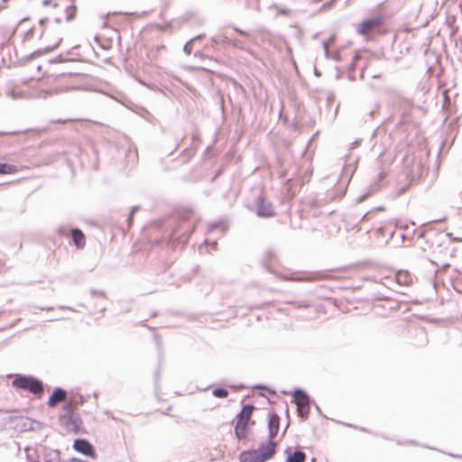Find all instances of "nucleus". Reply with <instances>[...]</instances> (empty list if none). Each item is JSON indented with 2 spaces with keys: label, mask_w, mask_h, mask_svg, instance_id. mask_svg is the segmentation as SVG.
<instances>
[{
  "label": "nucleus",
  "mask_w": 462,
  "mask_h": 462,
  "mask_svg": "<svg viewBox=\"0 0 462 462\" xmlns=\"http://www.w3.org/2000/svg\"><path fill=\"white\" fill-rule=\"evenodd\" d=\"M194 228V224L187 217H175L171 224L168 245L174 250L183 247L188 244Z\"/></svg>",
  "instance_id": "nucleus-1"
},
{
  "label": "nucleus",
  "mask_w": 462,
  "mask_h": 462,
  "mask_svg": "<svg viewBox=\"0 0 462 462\" xmlns=\"http://www.w3.org/2000/svg\"><path fill=\"white\" fill-rule=\"evenodd\" d=\"M6 378H13L12 387L17 392H28L36 399H41L44 393V383L32 374H8Z\"/></svg>",
  "instance_id": "nucleus-2"
},
{
  "label": "nucleus",
  "mask_w": 462,
  "mask_h": 462,
  "mask_svg": "<svg viewBox=\"0 0 462 462\" xmlns=\"http://www.w3.org/2000/svg\"><path fill=\"white\" fill-rule=\"evenodd\" d=\"M256 387L260 388L261 392H259L258 394L254 393L252 396L246 394L241 395L238 400L239 404L245 405L254 404V402H262L261 401H259V398H264V402H266L267 404H274V402H272L270 398L277 397L278 399H280V397L277 395L276 392L273 389L263 384H258L256 385ZM229 402H237V399H230Z\"/></svg>",
  "instance_id": "nucleus-3"
},
{
  "label": "nucleus",
  "mask_w": 462,
  "mask_h": 462,
  "mask_svg": "<svg viewBox=\"0 0 462 462\" xmlns=\"http://www.w3.org/2000/svg\"><path fill=\"white\" fill-rule=\"evenodd\" d=\"M385 19L382 15H374L364 19L357 26L356 32L362 36L369 34L381 33V28L383 25Z\"/></svg>",
  "instance_id": "nucleus-4"
},
{
  "label": "nucleus",
  "mask_w": 462,
  "mask_h": 462,
  "mask_svg": "<svg viewBox=\"0 0 462 462\" xmlns=\"http://www.w3.org/2000/svg\"><path fill=\"white\" fill-rule=\"evenodd\" d=\"M254 406H244L236 417L235 434L238 439H244L249 432V421L253 413Z\"/></svg>",
  "instance_id": "nucleus-5"
},
{
  "label": "nucleus",
  "mask_w": 462,
  "mask_h": 462,
  "mask_svg": "<svg viewBox=\"0 0 462 462\" xmlns=\"http://www.w3.org/2000/svg\"><path fill=\"white\" fill-rule=\"evenodd\" d=\"M383 157H384L383 152H381L376 159L377 166L380 169V172L377 174V180L369 187L367 191H365L364 194H362L361 196H359L356 199L357 203H361V202L365 201L373 193H374L376 190H378L380 188V182L386 178L385 170L388 167L389 163H386Z\"/></svg>",
  "instance_id": "nucleus-6"
},
{
  "label": "nucleus",
  "mask_w": 462,
  "mask_h": 462,
  "mask_svg": "<svg viewBox=\"0 0 462 462\" xmlns=\"http://www.w3.org/2000/svg\"><path fill=\"white\" fill-rule=\"evenodd\" d=\"M281 393L291 397V404H316V401L300 387H294L291 390H282Z\"/></svg>",
  "instance_id": "nucleus-7"
},
{
  "label": "nucleus",
  "mask_w": 462,
  "mask_h": 462,
  "mask_svg": "<svg viewBox=\"0 0 462 462\" xmlns=\"http://www.w3.org/2000/svg\"><path fill=\"white\" fill-rule=\"evenodd\" d=\"M277 261V255L273 249H269L264 254L263 259H262V265L263 267L270 273L273 274L276 278H279L282 281H294L295 278L288 277L287 275L283 274L281 272L274 271L272 268L273 263ZM300 279H296V281H299Z\"/></svg>",
  "instance_id": "nucleus-8"
},
{
  "label": "nucleus",
  "mask_w": 462,
  "mask_h": 462,
  "mask_svg": "<svg viewBox=\"0 0 462 462\" xmlns=\"http://www.w3.org/2000/svg\"><path fill=\"white\" fill-rule=\"evenodd\" d=\"M255 206V215L260 218H271L276 215L272 202L267 201L263 195L256 198Z\"/></svg>",
  "instance_id": "nucleus-9"
},
{
  "label": "nucleus",
  "mask_w": 462,
  "mask_h": 462,
  "mask_svg": "<svg viewBox=\"0 0 462 462\" xmlns=\"http://www.w3.org/2000/svg\"><path fill=\"white\" fill-rule=\"evenodd\" d=\"M68 398L69 392L60 386H56L50 394L46 404H59L60 402L64 403L65 402H68Z\"/></svg>",
  "instance_id": "nucleus-10"
},
{
  "label": "nucleus",
  "mask_w": 462,
  "mask_h": 462,
  "mask_svg": "<svg viewBox=\"0 0 462 462\" xmlns=\"http://www.w3.org/2000/svg\"><path fill=\"white\" fill-rule=\"evenodd\" d=\"M276 446V442L273 439H269L266 443L261 444L256 451L264 462L273 457L275 452Z\"/></svg>",
  "instance_id": "nucleus-11"
},
{
  "label": "nucleus",
  "mask_w": 462,
  "mask_h": 462,
  "mask_svg": "<svg viewBox=\"0 0 462 462\" xmlns=\"http://www.w3.org/2000/svg\"><path fill=\"white\" fill-rule=\"evenodd\" d=\"M211 45L217 44L221 45L223 48H226L227 46L239 47L240 42L236 40L228 37L226 34H217L210 38Z\"/></svg>",
  "instance_id": "nucleus-12"
},
{
  "label": "nucleus",
  "mask_w": 462,
  "mask_h": 462,
  "mask_svg": "<svg viewBox=\"0 0 462 462\" xmlns=\"http://www.w3.org/2000/svg\"><path fill=\"white\" fill-rule=\"evenodd\" d=\"M73 448L79 453H82L90 457H95V450L93 446L86 439H76L73 443Z\"/></svg>",
  "instance_id": "nucleus-13"
},
{
  "label": "nucleus",
  "mask_w": 462,
  "mask_h": 462,
  "mask_svg": "<svg viewBox=\"0 0 462 462\" xmlns=\"http://www.w3.org/2000/svg\"><path fill=\"white\" fill-rule=\"evenodd\" d=\"M61 42H62V36H61L60 33H58L54 37V42H53L52 44H50V45L46 46L43 49H39V50L33 51L32 53L30 54L28 59H32V58H35V57H39L42 54L52 51L53 50L57 49L60 45Z\"/></svg>",
  "instance_id": "nucleus-14"
},
{
  "label": "nucleus",
  "mask_w": 462,
  "mask_h": 462,
  "mask_svg": "<svg viewBox=\"0 0 462 462\" xmlns=\"http://www.w3.org/2000/svg\"><path fill=\"white\" fill-rule=\"evenodd\" d=\"M369 280L383 284L384 287L389 289L392 291L398 292V291L394 288L395 285H398L395 277H390L385 276L383 278H380V281H378L377 277L374 276L372 278H369ZM401 294H405V292L399 291Z\"/></svg>",
  "instance_id": "nucleus-15"
},
{
  "label": "nucleus",
  "mask_w": 462,
  "mask_h": 462,
  "mask_svg": "<svg viewBox=\"0 0 462 462\" xmlns=\"http://www.w3.org/2000/svg\"><path fill=\"white\" fill-rule=\"evenodd\" d=\"M73 243L78 249H82L86 245V237L84 233L78 227L70 229Z\"/></svg>",
  "instance_id": "nucleus-16"
},
{
  "label": "nucleus",
  "mask_w": 462,
  "mask_h": 462,
  "mask_svg": "<svg viewBox=\"0 0 462 462\" xmlns=\"http://www.w3.org/2000/svg\"><path fill=\"white\" fill-rule=\"evenodd\" d=\"M89 402L88 399H84L83 393L79 390H71L69 393V401L63 404H84Z\"/></svg>",
  "instance_id": "nucleus-17"
},
{
  "label": "nucleus",
  "mask_w": 462,
  "mask_h": 462,
  "mask_svg": "<svg viewBox=\"0 0 462 462\" xmlns=\"http://www.w3.org/2000/svg\"><path fill=\"white\" fill-rule=\"evenodd\" d=\"M240 462H263L256 451V449H251L243 451L239 456Z\"/></svg>",
  "instance_id": "nucleus-18"
},
{
  "label": "nucleus",
  "mask_w": 462,
  "mask_h": 462,
  "mask_svg": "<svg viewBox=\"0 0 462 462\" xmlns=\"http://www.w3.org/2000/svg\"><path fill=\"white\" fill-rule=\"evenodd\" d=\"M268 428H269V439H273L276 437V435L279 431V428H280V418L277 414H273L270 417Z\"/></svg>",
  "instance_id": "nucleus-19"
},
{
  "label": "nucleus",
  "mask_w": 462,
  "mask_h": 462,
  "mask_svg": "<svg viewBox=\"0 0 462 462\" xmlns=\"http://www.w3.org/2000/svg\"><path fill=\"white\" fill-rule=\"evenodd\" d=\"M79 47V45H76V46L72 47V49L70 51H69L65 55L64 54H60L57 57H55L53 59H51L49 60V63L54 64V63H65V62H74V61H76L77 60L76 59H74V58H68V55L72 54V51L75 50V49H78Z\"/></svg>",
  "instance_id": "nucleus-20"
},
{
  "label": "nucleus",
  "mask_w": 462,
  "mask_h": 462,
  "mask_svg": "<svg viewBox=\"0 0 462 462\" xmlns=\"http://www.w3.org/2000/svg\"><path fill=\"white\" fill-rule=\"evenodd\" d=\"M71 88L66 86V87H53V88H51L50 89L48 90H43L40 93L39 97H42V98H47L51 96H53V95H58V94H60V93H63V92H66L68 90H69Z\"/></svg>",
  "instance_id": "nucleus-21"
},
{
  "label": "nucleus",
  "mask_w": 462,
  "mask_h": 462,
  "mask_svg": "<svg viewBox=\"0 0 462 462\" xmlns=\"http://www.w3.org/2000/svg\"><path fill=\"white\" fill-rule=\"evenodd\" d=\"M395 279L398 283V285L401 286H408L411 283V277L410 273L406 271H399L395 273Z\"/></svg>",
  "instance_id": "nucleus-22"
},
{
  "label": "nucleus",
  "mask_w": 462,
  "mask_h": 462,
  "mask_svg": "<svg viewBox=\"0 0 462 462\" xmlns=\"http://www.w3.org/2000/svg\"><path fill=\"white\" fill-rule=\"evenodd\" d=\"M446 24L449 28L451 35H455L458 32L459 27L457 25V18L455 15H447Z\"/></svg>",
  "instance_id": "nucleus-23"
},
{
  "label": "nucleus",
  "mask_w": 462,
  "mask_h": 462,
  "mask_svg": "<svg viewBox=\"0 0 462 462\" xmlns=\"http://www.w3.org/2000/svg\"><path fill=\"white\" fill-rule=\"evenodd\" d=\"M17 172V167L7 162H0V175L14 174Z\"/></svg>",
  "instance_id": "nucleus-24"
},
{
  "label": "nucleus",
  "mask_w": 462,
  "mask_h": 462,
  "mask_svg": "<svg viewBox=\"0 0 462 462\" xmlns=\"http://www.w3.org/2000/svg\"><path fill=\"white\" fill-rule=\"evenodd\" d=\"M197 146L191 145L190 147L185 148L181 154L185 157V162H189L196 153Z\"/></svg>",
  "instance_id": "nucleus-25"
},
{
  "label": "nucleus",
  "mask_w": 462,
  "mask_h": 462,
  "mask_svg": "<svg viewBox=\"0 0 462 462\" xmlns=\"http://www.w3.org/2000/svg\"><path fill=\"white\" fill-rule=\"evenodd\" d=\"M269 8L276 9L278 11V14L283 16H290L291 13V11L289 8L278 4H273L269 6Z\"/></svg>",
  "instance_id": "nucleus-26"
},
{
  "label": "nucleus",
  "mask_w": 462,
  "mask_h": 462,
  "mask_svg": "<svg viewBox=\"0 0 462 462\" xmlns=\"http://www.w3.org/2000/svg\"><path fill=\"white\" fill-rule=\"evenodd\" d=\"M65 13H66V20L69 22L72 21L76 17V14H77L76 5H68L65 8Z\"/></svg>",
  "instance_id": "nucleus-27"
},
{
  "label": "nucleus",
  "mask_w": 462,
  "mask_h": 462,
  "mask_svg": "<svg viewBox=\"0 0 462 462\" xmlns=\"http://www.w3.org/2000/svg\"><path fill=\"white\" fill-rule=\"evenodd\" d=\"M155 340H156V345H157V347H158V352H159V366L155 372V380H158L159 378V374H160V369H161V364H162V349H161V343H160V337L159 336H155Z\"/></svg>",
  "instance_id": "nucleus-28"
},
{
  "label": "nucleus",
  "mask_w": 462,
  "mask_h": 462,
  "mask_svg": "<svg viewBox=\"0 0 462 462\" xmlns=\"http://www.w3.org/2000/svg\"><path fill=\"white\" fill-rule=\"evenodd\" d=\"M371 211H367L366 213L363 214V215H359V214H351V215H348L346 217H348L352 222H357L360 223L362 221H365L367 219V217L368 215L370 214Z\"/></svg>",
  "instance_id": "nucleus-29"
},
{
  "label": "nucleus",
  "mask_w": 462,
  "mask_h": 462,
  "mask_svg": "<svg viewBox=\"0 0 462 462\" xmlns=\"http://www.w3.org/2000/svg\"><path fill=\"white\" fill-rule=\"evenodd\" d=\"M212 395L217 398H226L228 396V391L223 387H216L212 391Z\"/></svg>",
  "instance_id": "nucleus-30"
},
{
  "label": "nucleus",
  "mask_w": 462,
  "mask_h": 462,
  "mask_svg": "<svg viewBox=\"0 0 462 462\" xmlns=\"http://www.w3.org/2000/svg\"><path fill=\"white\" fill-rule=\"evenodd\" d=\"M306 456L301 451H296L290 458L289 462H304Z\"/></svg>",
  "instance_id": "nucleus-31"
},
{
  "label": "nucleus",
  "mask_w": 462,
  "mask_h": 462,
  "mask_svg": "<svg viewBox=\"0 0 462 462\" xmlns=\"http://www.w3.org/2000/svg\"><path fill=\"white\" fill-rule=\"evenodd\" d=\"M361 56L358 52H356L353 58H352V62L348 65L347 67V70L348 72L351 74V73H354L356 71V62L360 60Z\"/></svg>",
  "instance_id": "nucleus-32"
},
{
  "label": "nucleus",
  "mask_w": 462,
  "mask_h": 462,
  "mask_svg": "<svg viewBox=\"0 0 462 462\" xmlns=\"http://www.w3.org/2000/svg\"><path fill=\"white\" fill-rule=\"evenodd\" d=\"M50 21L49 17H43L39 20V25L42 28V33L40 35V39H42L44 35L48 36L49 33L47 32V28L45 27L46 23Z\"/></svg>",
  "instance_id": "nucleus-33"
},
{
  "label": "nucleus",
  "mask_w": 462,
  "mask_h": 462,
  "mask_svg": "<svg viewBox=\"0 0 462 462\" xmlns=\"http://www.w3.org/2000/svg\"><path fill=\"white\" fill-rule=\"evenodd\" d=\"M224 222L222 220L214 221L208 224V232L212 233L218 227L222 226Z\"/></svg>",
  "instance_id": "nucleus-34"
},
{
  "label": "nucleus",
  "mask_w": 462,
  "mask_h": 462,
  "mask_svg": "<svg viewBox=\"0 0 462 462\" xmlns=\"http://www.w3.org/2000/svg\"><path fill=\"white\" fill-rule=\"evenodd\" d=\"M193 45V40H189L183 46V52L187 55H189L192 51Z\"/></svg>",
  "instance_id": "nucleus-35"
},
{
  "label": "nucleus",
  "mask_w": 462,
  "mask_h": 462,
  "mask_svg": "<svg viewBox=\"0 0 462 462\" xmlns=\"http://www.w3.org/2000/svg\"><path fill=\"white\" fill-rule=\"evenodd\" d=\"M310 406H297V411L302 418H305L310 412Z\"/></svg>",
  "instance_id": "nucleus-36"
},
{
  "label": "nucleus",
  "mask_w": 462,
  "mask_h": 462,
  "mask_svg": "<svg viewBox=\"0 0 462 462\" xmlns=\"http://www.w3.org/2000/svg\"><path fill=\"white\" fill-rule=\"evenodd\" d=\"M335 98H336V97H335L334 93L330 92L328 94V96L326 97V106H327L328 110H329L330 106L334 103Z\"/></svg>",
  "instance_id": "nucleus-37"
},
{
  "label": "nucleus",
  "mask_w": 462,
  "mask_h": 462,
  "mask_svg": "<svg viewBox=\"0 0 462 462\" xmlns=\"http://www.w3.org/2000/svg\"><path fill=\"white\" fill-rule=\"evenodd\" d=\"M90 294H91V296H93V297H102V298H106V291H101V290L91 289V290H90Z\"/></svg>",
  "instance_id": "nucleus-38"
},
{
  "label": "nucleus",
  "mask_w": 462,
  "mask_h": 462,
  "mask_svg": "<svg viewBox=\"0 0 462 462\" xmlns=\"http://www.w3.org/2000/svg\"><path fill=\"white\" fill-rule=\"evenodd\" d=\"M374 297H375L376 300H391L392 299L391 295L384 294V293H382L380 291L374 293Z\"/></svg>",
  "instance_id": "nucleus-39"
},
{
  "label": "nucleus",
  "mask_w": 462,
  "mask_h": 462,
  "mask_svg": "<svg viewBox=\"0 0 462 462\" xmlns=\"http://www.w3.org/2000/svg\"><path fill=\"white\" fill-rule=\"evenodd\" d=\"M345 222H346V230H350L351 229V230H356V232H360L361 231V227L358 226V224L351 226L347 219H346Z\"/></svg>",
  "instance_id": "nucleus-40"
},
{
  "label": "nucleus",
  "mask_w": 462,
  "mask_h": 462,
  "mask_svg": "<svg viewBox=\"0 0 462 462\" xmlns=\"http://www.w3.org/2000/svg\"><path fill=\"white\" fill-rule=\"evenodd\" d=\"M217 44H213V46L211 45V42L209 41L208 43H206L204 46H203V50L204 51H212V52H216L217 51Z\"/></svg>",
  "instance_id": "nucleus-41"
},
{
  "label": "nucleus",
  "mask_w": 462,
  "mask_h": 462,
  "mask_svg": "<svg viewBox=\"0 0 462 462\" xmlns=\"http://www.w3.org/2000/svg\"><path fill=\"white\" fill-rule=\"evenodd\" d=\"M140 209V207L139 206H134L132 208H131V211L127 217V221L129 222V224L133 221V218H134V215L136 211H138Z\"/></svg>",
  "instance_id": "nucleus-42"
},
{
  "label": "nucleus",
  "mask_w": 462,
  "mask_h": 462,
  "mask_svg": "<svg viewBox=\"0 0 462 462\" xmlns=\"http://www.w3.org/2000/svg\"><path fill=\"white\" fill-rule=\"evenodd\" d=\"M79 75V72H73V71H66L63 70L60 73H59L56 78L64 77V76H77Z\"/></svg>",
  "instance_id": "nucleus-43"
},
{
  "label": "nucleus",
  "mask_w": 462,
  "mask_h": 462,
  "mask_svg": "<svg viewBox=\"0 0 462 462\" xmlns=\"http://www.w3.org/2000/svg\"><path fill=\"white\" fill-rule=\"evenodd\" d=\"M84 399H88L89 402H91V399H94V402H96L97 400V393L94 392L92 394L90 393H83Z\"/></svg>",
  "instance_id": "nucleus-44"
},
{
  "label": "nucleus",
  "mask_w": 462,
  "mask_h": 462,
  "mask_svg": "<svg viewBox=\"0 0 462 462\" xmlns=\"http://www.w3.org/2000/svg\"><path fill=\"white\" fill-rule=\"evenodd\" d=\"M413 234L417 236L418 239H421V238L425 237L426 231L424 229H420V230L414 229Z\"/></svg>",
  "instance_id": "nucleus-45"
},
{
  "label": "nucleus",
  "mask_w": 462,
  "mask_h": 462,
  "mask_svg": "<svg viewBox=\"0 0 462 462\" xmlns=\"http://www.w3.org/2000/svg\"><path fill=\"white\" fill-rule=\"evenodd\" d=\"M328 272L329 271L319 272L315 274L314 279H326L328 277Z\"/></svg>",
  "instance_id": "nucleus-46"
},
{
  "label": "nucleus",
  "mask_w": 462,
  "mask_h": 462,
  "mask_svg": "<svg viewBox=\"0 0 462 462\" xmlns=\"http://www.w3.org/2000/svg\"><path fill=\"white\" fill-rule=\"evenodd\" d=\"M194 57L200 58V59H208L210 61H216V60L212 58H208L207 55H204L200 51H197L194 53Z\"/></svg>",
  "instance_id": "nucleus-47"
},
{
  "label": "nucleus",
  "mask_w": 462,
  "mask_h": 462,
  "mask_svg": "<svg viewBox=\"0 0 462 462\" xmlns=\"http://www.w3.org/2000/svg\"><path fill=\"white\" fill-rule=\"evenodd\" d=\"M233 30L237 32L241 36H248V32L245 30H242L235 25L232 26Z\"/></svg>",
  "instance_id": "nucleus-48"
},
{
  "label": "nucleus",
  "mask_w": 462,
  "mask_h": 462,
  "mask_svg": "<svg viewBox=\"0 0 462 462\" xmlns=\"http://www.w3.org/2000/svg\"><path fill=\"white\" fill-rule=\"evenodd\" d=\"M289 303L295 305L297 308H308L309 307V304L304 301H294V302L290 301Z\"/></svg>",
  "instance_id": "nucleus-49"
},
{
  "label": "nucleus",
  "mask_w": 462,
  "mask_h": 462,
  "mask_svg": "<svg viewBox=\"0 0 462 462\" xmlns=\"http://www.w3.org/2000/svg\"><path fill=\"white\" fill-rule=\"evenodd\" d=\"M419 335L423 338V341H422V343H421V346L426 345V344H427V342H428V339H427V337H426V332H425V330H424V329H420V331H419Z\"/></svg>",
  "instance_id": "nucleus-50"
},
{
  "label": "nucleus",
  "mask_w": 462,
  "mask_h": 462,
  "mask_svg": "<svg viewBox=\"0 0 462 462\" xmlns=\"http://www.w3.org/2000/svg\"><path fill=\"white\" fill-rule=\"evenodd\" d=\"M446 236L449 237L450 241H453V242H462V237L453 236V235L451 233H447Z\"/></svg>",
  "instance_id": "nucleus-51"
},
{
  "label": "nucleus",
  "mask_w": 462,
  "mask_h": 462,
  "mask_svg": "<svg viewBox=\"0 0 462 462\" xmlns=\"http://www.w3.org/2000/svg\"><path fill=\"white\" fill-rule=\"evenodd\" d=\"M322 46L324 49L325 56L328 58L330 56V51H328V46L327 42H322Z\"/></svg>",
  "instance_id": "nucleus-52"
},
{
  "label": "nucleus",
  "mask_w": 462,
  "mask_h": 462,
  "mask_svg": "<svg viewBox=\"0 0 462 462\" xmlns=\"http://www.w3.org/2000/svg\"><path fill=\"white\" fill-rule=\"evenodd\" d=\"M7 96L11 97L14 99L18 98L20 97V95L16 93L14 90H8Z\"/></svg>",
  "instance_id": "nucleus-53"
},
{
  "label": "nucleus",
  "mask_w": 462,
  "mask_h": 462,
  "mask_svg": "<svg viewBox=\"0 0 462 462\" xmlns=\"http://www.w3.org/2000/svg\"><path fill=\"white\" fill-rule=\"evenodd\" d=\"M332 59L337 60V61H339L341 60V54H340V51H336L333 54H332Z\"/></svg>",
  "instance_id": "nucleus-54"
},
{
  "label": "nucleus",
  "mask_w": 462,
  "mask_h": 462,
  "mask_svg": "<svg viewBox=\"0 0 462 462\" xmlns=\"http://www.w3.org/2000/svg\"><path fill=\"white\" fill-rule=\"evenodd\" d=\"M205 37H206V34L201 33V34H199V35L191 38L190 40H193V42L195 43L198 41H201V40L205 39Z\"/></svg>",
  "instance_id": "nucleus-55"
},
{
  "label": "nucleus",
  "mask_w": 462,
  "mask_h": 462,
  "mask_svg": "<svg viewBox=\"0 0 462 462\" xmlns=\"http://www.w3.org/2000/svg\"><path fill=\"white\" fill-rule=\"evenodd\" d=\"M337 0H329L323 4L322 8H330Z\"/></svg>",
  "instance_id": "nucleus-56"
},
{
  "label": "nucleus",
  "mask_w": 462,
  "mask_h": 462,
  "mask_svg": "<svg viewBox=\"0 0 462 462\" xmlns=\"http://www.w3.org/2000/svg\"><path fill=\"white\" fill-rule=\"evenodd\" d=\"M57 232L61 235V236H65L67 235V229L65 226H60L57 230Z\"/></svg>",
  "instance_id": "nucleus-57"
},
{
  "label": "nucleus",
  "mask_w": 462,
  "mask_h": 462,
  "mask_svg": "<svg viewBox=\"0 0 462 462\" xmlns=\"http://www.w3.org/2000/svg\"><path fill=\"white\" fill-rule=\"evenodd\" d=\"M408 189H409V185H406V186H403V187L400 188L398 189V194L402 195V194L405 193L408 190Z\"/></svg>",
  "instance_id": "nucleus-58"
},
{
  "label": "nucleus",
  "mask_w": 462,
  "mask_h": 462,
  "mask_svg": "<svg viewBox=\"0 0 462 462\" xmlns=\"http://www.w3.org/2000/svg\"><path fill=\"white\" fill-rule=\"evenodd\" d=\"M336 38H337V37H336V35H334V34H333V35H331V36L328 39V41H326V42H328V46L329 44H333V43L335 42V41H336Z\"/></svg>",
  "instance_id": "nucleus-59"
},
{
  "label": "nucleus",
  "mask_w": 462,
  "mask_h": 462,
  "mask_svg": "<svg viewBox=\"0 0 462 462\" xmlns=\"http://www.w3.org/2000/svg\"><path fill=\"white\" fill-rule=\"evenodd\" d=\"M209 246V250H216L217 247V241H213L212 243H210L208 245Z\"/></svg>",
  "instance_id": "nucleus-60"
},
{
  "label": "nucleus",
  "mask_w": 462,
  "mask_h": 462,
  "mask_svg": "<svg viewBox=\"0 0 462 462\" xmlns=\"http://www.w3.org/2000/svg\"><path fill=\"white\" fill-rule=\"evenodd\" d=\"M211 151H212L211 146H208L204 151V153H203L204 157L208 156L211 153Z\"/></svg>",
  "instance_id": "nucleus-61"
},
{
  "label": "nucleus",
  "mask_w": 462,
  "mask_h": 462,
  "mask_svg": "<svg viewBox=\"0 0 462 462\" xmlns=\"http://www.w3.org/2000/svg\"><path fill=\"white\" fill-rule=\"evenodd\" d=\"M60 310H71V311H75V310L69 306H65V305H60L58 307Z\"/></svg>",
  "instance_id": "nucleus-62"
},
{
  "label": "nucleus",
  "mask_w": 462,
  "mask_h": 462,
  "mask_svg": "<svg viewBox=\"0 0 462 462\" xmlns=\"http://www.w3.org/2000/svg\"><path fill=\"white\" fill-rule=\"evenodd\" d=\"M341 76H342V71L338 68H337L336 79H339L341 78Z\"/></svg>",
  "instance_id": "nucleus-63"
},
{
  "label": "nucleus",
  "mask_w": 462,
  "mask_h": 462,
  "mask_svg": "<svg viewBox=\"0 0 462 462\" xmlns=\"http://www.w3.org/2000/svg\"><path fill=\"white\" fill-rule=\"evenodd\" d=\"M361 141L360 140H356L355 142L352 143V148L354 147H356L360 144Z\"/></svg>",
  "instance_id": "nucleus-64"
}]
</instances>
